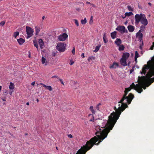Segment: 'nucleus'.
<instances>
[{"instance_id":"f257e3e1","label":"nucleus","mask_w":154,"mask_h":154,"mask_svg":"<svg viewBox=\"0 0 154 154\" xmlns=\"http://www.w3.org/2000/svg\"><path fill=\"white\" fill-rule=\"evenodd\" d=\"M123 104L122 102H121V100L118 102V106L114 107L115 112H113L109 116L108 120H105L102 123L101 127L100 126L96 127L97 132L96 134L97 137L95 136L87 141L86 145L82 146L76 154H85L94 144L98 145L107 137L108 133L112 129L122 112L126 108Z\"/></svg>"},{"instance_id":"f03ea898","label":"nucleus","mask_w":154,"mask_h":154,"mask_svg":"<svg viewBox=\"0 0 154 154\" xmlns=\"http://www.w3.org/2000/svg\"><path fill=\"white\" fill-rule=\"evenodd\" d=\"M147 72L145 76L138 77L137 84L135 85L134 83H133L129 87L125 88V94L121 100V102H122L125 106V108L128 107L127 103L130 104L134 98V95L131 93L126 96L128 92L131 89L134 88L140 93L143 91L142 88L145 89L146 87H148L154 82V57L152 58L151 60L147 62L146 65H144L140 72L141 74H145Z\"/></svg>"},{"instance_id":"7ed1b4c3","label":"nucleus","mask_w":154,"mask_h":154,"mask_svg":"<svg viewBox=\"0 0 154 154\" xmlns=\"http://www.w3.org/2000/svg\"><path fill=\"white\" fill-rule=\"evenodd\" d=\"M135 19L136 25H138L140 22L144 26L147 25L148 23L147 20L144 14H137L135 16Z\"/></svg>"},{"instance_id":"20e7f679","label":"nucleus","mask_w":154,"mask_h":154,"mask_svg":"<svg viewBox=\"0 0 154 154\" xmlns=\"http://www.w3.org/2000/svg\"><path fill=\"white\" fill-rule=\"evenodd\" d=\"M66 47V44L62 42H60L57 44L56 46V48L60 51L63 52L65 50Z\"/></svg>"},{"instance_id":"39448f33","label":"nucleus","mask_w":154,"mask_h":154,"mask_svg":"<svg viewBox=\"0 0 154 154\" xmlns=\"http://www.w3.org/2000/svg\"><path fill=\"white\" fill-rule=\"evenodd\" d=\"M26 30L27 36L26 38H28L31 37L33 34V30L29 26H26Z\"/></svg>"},{"instance_id":"423d86ee","label":"nucleus","mask_w":154,"mask_h":154,"mask_svg":"<svg viewBox=\"0 0 154 154\" xmlns=\"http://www.w3.org/2000/svg\"><path fill=\"white\" fill-rule=\"evenodd\" d=\"M68 37V35L66 33H63L58 36V39L59 41H63L67 38Z\"/></svg>"},{"instance_id":"0eeeda50","label":"nucleus","mask_w":154,"mask_h":154,"mask_svg":"<svg viewBox=\"0 0 154 154\" xmlns=\"http://www.w3.org/2000/svg\"><path fill=\"white\" fill-rule=\"evenodd\" d=\"M116 29L122 33L127 32V30L125 29V27L124 26H119Z\"/></svg>"},{"instance_id":"6e6552de","label":"nucleus","mask_w":154,"mask_h":154,"mask_svg":"<svg viewBox=\"0 0 154 154\" xmlns=\"http://www.w3.org/2000/svg\"><path fill=\"white\" fill-rule=\"evenodd\" d=\"M126 60L122 58L120 60V62L122 65L125 66L127 65L126 61Z\"/></svg>"},{"instance_id":"1a4fd4ad","label":"nucleus","mask_w":154,"mask_h":154,"mask_svg":"<svg viewBox=\"0 0 154 154\" xmlns=\"http://www.w3.org/2000/svg\"><path fill=\"white\" fill-rule=\"evenodd\" d=\"M38 43L41 49H42L43 48L44 44L42 39H39L38 40Z\"/></svg>"},{"instance_id":"9d476101","label":"nucleus","mask_w":154,"mask_h":154,"mask_svg":"<svg viewBox=\"0 0 154 154\" xmlns=\"http://www.w3.org/2000/svg\"><path fill=\"white\" fill-rule=\"evenodd\" d=\"M130 56V54L128 53H125L123 54L122 58L127 60Z\"/></svg>"},{"instance_id":"9b49d317","label":"nucleus","mask_w":154,"mask_h":154,"mask_svg":"<svg viewBox=\"0 0 154 154\" xmlns=\"http://www.w3.org/2000/svg\"><path fill=\"white\" fill-rule=\"evenodd\" d=\"M127 28L130 32H133L134 30V27L131 25L128 26Z\"/></svg>"},{"instance_id":"f8f14e48","label":"nucleus","mask_w":154,"mask_h":154,"mask_svg":"<svg viewBox=\"0 0 154 154\" xmlns=\"http://www.w3.org/2000/svg\"><path fill=\"white\" fill-rule=\"evenodd\" d=\"M102 106L101 104L99 103L96 106V109L98 111H100L102 110Z\"/></svg>"},{"instance_id":"ddd939ff","label":"nucleus","mask_w":154,"mask_h":154,"mask_svg":"<svg viewBox=\"0 0 154 154\" xmlns=\"http://www.w3.org/2000/svg\"><path fill=\"white\" fill-rule=\"evenodd\" d=\"M35 35H38L41 29V28L39 26H35Z\"/></svg>"},{"instance_id":"4468645a","label":"nucleus","mask_w":154,"mask_h":154,"mask_svg":"<svg viewBox=\"0 0 154 154\" xmlns=\"http://www.w3.org/2000/svg\"><path fill=\"white\" fill-rule=\"evenodd\" d=\"M17 41L20 45H22L25 42V40L23 38H20L17 39Z\"/></svg>"},{"instance_id":"2eb2a0df","label":"nucleus","mask_w":154,"mask_h":154,"mask_svg":"<svg viewBox=\"0 0 154 154\" xmlns=\"http://www.w3.org/2000/svg\"><path fill=\"white\" fill-rule=\"evenodd\" d=\"M118 64L117 63H116V62H114L113 64L110 66L109 68L110 69H115L116 68V67H118Z\"/></svg>"},{"instance_id":"dca6fc26","label":"nucleus","mask_w":154,"mask_h":154,"mask_svg":"<svg viewBox=\"0 0 154 154\" xmlns=\"http://www.w3.org/2000/svg\"><path fill=\"white\" fill-rule=\"evenodd\" d=\"M115 43L118 46H119L122 43L121 40L120 38H117L115 42Z\"/></svg>"},{"instance_id":"f3484780","label":"nucleus","mask_w":154,"mask_h":154,"mask_svg":"<svg viewBox=\"0 0 154 154\" xmlns=\"http://www.w3.org/2000/svg\"><path fill=\"white\" fill-rule=\"evenodd\" d=\"M42 62L43 64H44L45 66H46L47 64V62L46 61V59L43 57H42Z\"/></svg>"},{"instance_id":"a211bd4d","label":"nucleus","mask_w":154,"mask_h":154,"mask_svg":"<svg viewBox=\"0 0 154 154\" xmlns=\"http://www.w3.org/2000/svg\"><path fill=\"white\" fill-rule=\"evenodd\" d=\"M116 31H114L111 33V36L112 38L114 39L116 37Z\"/></svg>"},{"instance_id":"6ab92c4d","label":"nucleus","mask_w":154,"mask_h":154,"mask_svg":"<svg viewBox=\"0 0 154 154\" xmlns=\"http://www.w3.org/2000/svg\"><path fill=\"white\" fill-rule=\"evenodd\" d=\"M9 88L11 90H13L14 88V84L11 82H10V83Z\"/></svg>"},{"instance_id":"aec40b11","label":"nucleus","mask_w":154,"mask_h":154,"mask_svg":"<svg viewBox=\"0 0 154 154\" xmlns=\"http://www.w3.org/2000/svg\"><path fill=\"white\" fill-rule=\"evenodd\" d=\"M33 42L34 45L36 47L38 51L39 50V49L38 47V45L36 41L35 40L33 41Z\"/></svg>"},{"instance_id":"412c9836","label":"nucleus","mask_w":154,"mask_h":154,"mask_svg":"<svg viewBox=\"0 0 154 154\" xmlns=\"http://www.w3.org/2000/svg\"><path fill=\"white\" fill-rule=\"evenodd\" d=\"M119 46V51H123L125 47L123 45H120L119 46Z\"/></svg>"},{"instance_id":"4be33fe9","label":"nucleus","mask_w":154,"mask_h":154,"mask_svg":"<svg viewBox=\"0 0 154 154\" xmlns=\"http://www.w3.org/2000/svg\"><path fill=\"white\" fill-rule=\"evenodd\" d=\"M140 56L139 55V54L137 52V51H136L135 52V61H136L137 59V58L139 57Z\"/></svg>"},{"instance_id":"5701e85b","label":"nucleus","mask_w":154,"mask_h":154,"mask_svg":"<svg viewBox=\"0 0 154 154\" xmlns=\"http://www.w3.org/2000/svg\"><path fill=\"white\" fill-rule=\"evenodd\" d=\"M106 33H104L103 34V42H104L106 43L107 42V40L106 38Z\"/></svg>"},{"instance_id":"b1692460","label":"nucleus","mask_w":154,"mask_h":154,"mask_svg":"<svg viewBox=\"0 0 154 154\" xmlns=\"http://www.w3.org/2000/svg\"><path fill=\"white\" fill-rule=\"evenodd\" d=\"M89 109L94 114H95L96 111H95V110H94V109L93 106H90Z\"/></svg>"},{"instance_id":"393cba45","label":"nucleus","mask_w":154,"mask_h":154,"mask_svg":"<svg viewBox=\"0 0 154 154\" xmlns=\"http://www.w3.org/2000/svg\"><path fill=\"white\" fill-rule=\"evenodd\" d=\"M19 32H14V34H13V37H14L15 38H16L19 35Z\"/></svg>"},{"instance_id":"a878e982","label":"nucleus","mask_w":154,"mask_h":154,"mask_svg":"<svg viewBox=\"0 0 154 154\" xmlns=\"http://www.w3.org/2000/svg\"><path fill=\"white\" fill-rule=\"evenodd\" d=\"M100 47V45L99 46H97L96 47L95 50L94 51L95 52H97L99 50Z\"/></svg>"},{"instance_id":"bb28decb","label":"nucleus","mask_w":154,"mask_h":154,"mask_svg":"<svg viewBox=\"0 0 154 154\" xmlns=\"http://www.w3.org/2000/svg\"><path fill=\"white\" fill-rule=\"evenodd\" d=\"M126 16L129 17L131 15H133V13L132 12H126L125 13Z\"/></svg>"},{"instance_id":"cd10ccee","label":"nucleus","mask_w":154,"mask_h":154,"mask_svg":"<svg viewBox=\"0 0 154 154\" xmlns=\"http://www.w3.org/2000/svg\"><path fill=\"white\" fill-rule=\"evenodd\" d=\"M87 22V20L86 18H85L84 20H81V23L82 24H85Z\"/></svg>"},{"instance_id":"c85d7f7f","label":"nucleus","mask_w":154,"mask_h":154,"mask_svg":"<svg viewBox=\"0 0 154 154\" xmlns=\"http://www.w3.org/2000/svg\"><path fill=\"white\" fill-rule=\"evenodd\" d=\"M8 91L7 89H5L3 92V95L5 97L8 94Z\"/></svg>"},{"instance_id":"c756f323","label":"nucleus","mask_w":154,"mask_h":154,"mask_svg":"<svg viewBox=\"0 0 154 154\" xmlns=\"http://www.w3.org/2000/svg\"><path fill=\"white\" fill-rule=\"evenodd\" d=\"M127 8L128 10L129 11H133V9L132 7H131V6H127Z\"/></svg>"},{"instance_id":"7c9ffc66","label":"nucleus","mask_w":154,"mask_h":154,"mask_svg":"<svg viewBox=\"0 0 154 154\" xmlns=\"http://www.w3.org/2000/svg\"><path fill=\"white\" fill-rule=\"evenodd\" d=\"M74 21L75 23L77 25V26H79V23L78 20L76 19H74Z\"/></svg>"},{"instance_id":"2f4dec72","label":"nucleus","mask_w":154,"mask_h":154,"mask_svg":"<svg viewBox=\"0 0 154 154\" xmlns=\"http://www.w3.org/2000/svg\"><path fill=\"white\" fill-rule=\"evenodd\" d=\"M94 59H95L94 57H93V56H91V57H88V61H90L91 60H94Z\"/></svg>"},{"instance_id":"473e14b6","label":"nucleus","mask_w":154,"mask_h":154,"mask_svg":"<svg viewBox=\"0 0 154 154\" xmlns=\"http://www.w3.org/2000/svg\"><path fill=\"white\" fill-rule=\"evenodd\" d=\"M47 88L50 91H51L52 90V88L50 86H48Z\"/></svg>"},{"instance_id":"72a5a7b5","label":"nucleus","mask_w":154,"mask_h":154,"mask_svg":"<svg viewBox=\"0 0 154 154\" xmlns=\"http://www.w3.org/2000/svg\"><path fill=\"white\" fill-rule=\"evenodd\" d=\"M5 23V21H2L0 23V26H3L4 25Z\"/></svg>"},{"instance_id":"f704fd0d","label":"nucleus","mask_w":154,"mask_h":154,"mask_svg":"<svg viewBox=\"0 0 154 154\" xmlns=\"http://www.w3.org/2000/svg\"><path fill=\"white\" fill-rule=\"evenodd\" d=\"M52 78H56V79H60V78L58 76H57V75H54V76H53L52 77Z\"/></svg>"},{"instance_id":"c9c22d12","label":"nucleus","mask_w":154,"mask_h":154,"mask_svg":"<svg viewBox=\"0 0 154 154\" xmlns=\"http://www.w3.org/2000/svg\"><path fill=\"white\" fill-rule=\"evenodd\" d=\"M59 80L61 82V83L62 84H63V85H64V84L63 82V81L61 79H60V78L59 79Z\"/></svg>"},{"instance_id":"e433bc0d","label":"nucleus","mask_w":154,"mask_h":154,"mask_svg":"<svg viewBox=\"0 0 154 154\" xmlns=\"http://www.w3.org/2000/svg\"><path fill=\"white\" fill-rule=\"evenodd\" d=\"M143 45V42H142V44H141L140 46H139V48L140 49V50H142V46Z\"/></svg>"},{"instance_id":"4c0bfd02","label":"nucleus","mask_w":154,"mask_h":154,"mask_svg":"<svg viewBox=\"0 0 154 154\" xmlns=\"http://www.w3.org/2000/svg\"><path fill=\"white\" fill-rule=\"evenodd\" d=\"M72 52L73 54H75V49L74 48L72 50Z\"/></svg>"},{"instance_id":"58836bf2","label":"nucleus","mask_w":154,"mask_h":154,"mask_svg":"<svg viewBox=\"0 0 154 154\" xmlns=\"http://www.w3.org/2000/svg\"><path fill=\"white\" fill-rule=\"evenodd\" d=\"M137 35H139L141 37H142V33H139L138 32H137V34H136Z\"/></svg>"},{"instance_id":"ea45409f","label":"nucleus","mask_w":154,"mask_h":154,"mask_svg":"<svg viewBox=\"0 0 154 154\" xmlns=\"http://www.w3.org/2000/svg\"><path fill=\"white\" fill-rule=\"evenodd\" d=\"M68 137L69 138H72V136L71 134H69L68 135Z\"/></svg>"},{"instance_id":"a19ab883","label":"nucleus","mask_w":154,"mask_h":154,"mask_svg":"<svg viewBox=\"0 0 154 154\" xmlns=\"http://www.w3.org/2000/svg\"><path fill=\"white\" fill-rule=\"evenodd\" d=\"M13 92V91H10L9 92V94H10V95H11L12 94Z\"/></svg>"},{"instance_id":"79ce46f5","label":"nucleus","mask_w":154,"mask_h":154,"mask_svg":"<svg viewBox=\"0 0 154 154\" xmlns=\"http://www.w3.org/2000/svg\"><path fill=\"white\" fill-rule=\"evenodd\" d=\"M41 85H42L43 87H44L46 88L48 86L46 85H45L43 84H42V83H41Z\"/></svg>"},{"instance_id":"37998d69","label":"nucleus","mask_w":154,"mask_h":154,"mask_svg":"<svg viewBox=\"0 0 154 154\" xmlns=\"http://www.w3.org/2000/svg\"><path fill=\"white\" fill-rule=\"evenodd\" d=\"M81 56L82 58H84L85 57L84 54V53H82Z\"/></svg>"},{"instance_id":"c03bdc74","label":"nucleus","mask_w":154,"mask_h":154,"mask_svg":"<svg viewBox=\"0 0 154 154\" xmlns=\"http://www.w3.org/2000/svg\"><path fill=\"white\" fill-rule=\"evenodd\" d=\"M70 63V64L72 65L74 63V62L72 60H71Z\"/></svg>"},{"instance_id":"a18cd8bd","label":"nucleus","mask_w":154,"mask_h":154,"mask_svg":"<svg viewBox=\"0 0 154 154\" xmlns=\"http://www.w3.org/2000/svg\"><path fill=\"white\" fill-rule=\"evenodd\" d=\"M140 28H141V29H144L145 28V27H144L143 25H142L140 26Z\"/></svg>"},{"instance_id":"49530a36","label":"nucleus","mask_w":154,"mask_h":154,"mask_svg":"<svg viewBox=\"0 0 154 154\" xmlns=\"http://www.w3.org/2000/svg\"><path fill=\"white\" fill-rule=\"evenodd\" d=\"M154 47H153L152 45L150 48V49L151 50H152L153 49V48Z\"/></svg>"},{"instance_id":"de8ad7c7","label":"nucleus","mask_w":154,"mask_h":154,"mask_svg":"<svg viewBox=\"0 0 154 154\" xmlns=\"http://www.w3.org/2000/svg\"><path fill=\"white\" fill-rule=\"evenodd\" d=\"M35 82H33L31 83V85H34L35 84Z\"/></svg>"},{"instance_id":"09e8293b","label":"nucleus","mask_w":154,"mask_h":154,"mask_svg":"<svg viewBox=\"0 0 154 154\" xmlns=\"http://www.w3.org/2000/svg\"><path fill=\"white\" fill-rule=\"evenodd\" d=\"M133 71V69H132L130 71V73H131Z\"/></svg>"},{"instance_id":"8fccbe9b","label":"nucleus","mask_w":154,"mask_h":154,"mask_svg":"<svg viewBox=\"0 0 154 154\" xmlns=\"http://www.w3.org/2000/svg\"><path fill=\"white\" fill-rule=\"evenodd\" d=\"M92 18H93L92 16H91V19H90V22H91V20L92 21Z\"/></svg>"},{"instance_id":"3c124183","label":"nucleus","mask_w":154,"mask_h":154,"mask_svg":"<svg viewBox=\"0 0 154 154\" xmlns=\"http://www.w3.org/2000/svg\"><path fill=\"white\" fill-rule=\"evenodd\" d=\"M126 16L125 14L124 16H122V17L124 19L126 17Z\"/></svg>"},{"instance_id":"603ef678","label":"nucleus","mask_w":154,"mask_h":154,"mask_svg":"<svg viewBox=\"0 0 154 154\" xmlns=\"http://www.w3.org/2000/svg\"><path fill=\"white\" fill-rule=\"evenodd\" d=\"M86 3L87 4H90V5H91V4L90 2H86Z\"/></svg>"},{"instance_id":"864d4df0","label":"nucleus","mask_w":154,"mask_h":154,"mask_svg":"<svg viewBox=\"0 0 154 154\" xmlns=\"http://www.w3.org/2000/svg\"><path fill=\"white\" fill-rule=\"evenodd\" d=\"M2 100L4 101H6L5 99H5L4 98H2Z\"/></svg>"},{"instance_id":"5fc2aeb1","label":"nucleus","mask_w":154,"mask_h":154,"mask_svg":"<svg viewBox=\"0 0 154 154\" xmlns=\"http://www.w3.org/2000/svg\"><path fill=\"white\" fill-rule=\"evenodd\" d=\"M91 5L93 7H94L95 6V5L93 4H91Z\"/></svg>"},{"instance_id":"6e6d98bb","label":"nucleus","mask_w":154,"mask_h":154,"mask_svg":"<svg viewBox=\"0 0 154 154\" xmlns=\"http://www.w3.org/2000/svg\"><path fill=\"white\" fill-rule=\"evenodd\" d=\"M148 4L150 6H151V5H152L151 3H150V2H149L148 3Z\"/></svg>"},{"instance_id":"4d7b16f0","label":"nucleus","mask_w":154,"mask_h":154,"mask_svg":"<svg viewBox=\"0 0 154 154\" xmlns=\"http://www.w3.org/2000/svg\"><path fill=\"white\" fill-rule=\"evenodd\" d=\"M26 104L27 105H28V106L29 105V102H27Z\"/></svg>"},{"instance_id":"13d9d810","label":"nucleus","mask_w":154,"mask_h":154,"mask_svg":"<svg viewBox=\"0 0 154 154\" xmlns=\"http://www.w3.org/2000/svg\"><path fill=\"white\" fill-rule=\"evenodd\" d=\"M45 16H43L42 17V19L43 20H44L45 18Z\"/></svg>"},{"instance_id":"bf43d9fd","label":"nucleus","mask_w":154,"mask_h":154,"mask_svg":"<svg viewBox=\"0 0 154 154\" xmlns=\"http://www.w3.org/2000/svg\"><path fill=\"white\" fill-rule=\"evenodd\" d=\"M153 47H154V42H153L152 45Z\"/></svg>"},{"instance_id":"052dcab7","label":"nucleus","mask_w":154,"mask_h":154,"mask_svg":"<svg viewBox=\"0 0 154 154\" xmlns=\"http://www.w3.org/2000/svg\"><path fill=\"white\" fill-rule=\"evenodd\" d=\"M36 101H37V102H39V100H38V99H36Z\"/></svg>"},{"instance_id":"680f3d73","label":"nucleus","mask_w":154,"mask_h":154,"mask_svg":"<svg viewBox=\"0 0 154 154\" xmlns=\"http://www.w3.org/2000/svg\"><path fill=\"white\" fill-rule=\"evenodd\" d=\"M55 53H54L53 54V56H55Z\"/></svg>"},{"instance_id":"e2e57ef3","label":"nucleus","mask_w":154,"mask_h":154,"mask_svg":"<svg viewBox=\"0 0 154 154\" xmlns=\"http://www.w3.org/2000/svg\"><path fill=\"white\" fill-rule=\"evenodd\" d=\"M90 121H93V120H92V119H91V120Z\"/></svg>"},{"instance_id":"0e129e2a","label":"nucleus","mask_w":154,"mask_h":154,"mask_svg":"<svg viewBox=\"0 0 154 154\" xmlns=\"http://www.w3.org/2000/svg\"><path fill=\"white\" fill-rule=\"evenodd\" d=\"M125 24H127V22H126V23H125Z\"/></svg>"},{"instance_id":"69168bd1","label":"nucleus","mask_w":154,"mask_h":154,"mask_svg":"<svg viewBox=\"0 0 154 154\" xmlns=\"http://www.w3.org/2000/svg\"><path fill=\"white\" fill-rule=\"evenodd\" d=\"M56 149H57V147H56Z\"/></svg>"}]
</instances>
